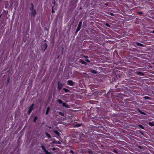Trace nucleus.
<instances>
[{"mask_svg":"<svg viewBox=\"0 0 154 154\" xmlns=\"http://www.w3.org/2000/svg\"><path fill=\"white\" fill-rule=\"evenodd\" d=\"M82 25V22H79V25L78 26V27L76 30V32H77L78 31H79V30H80V29L81 28Z\"/></svg>","mask_w":154,"mask_h":154,"instance_id":"nucleus-1","label":"nucleus"},{"mask_svg":"<svg viewBox=\"0 0 154 154\" xmlns=\"http://www.w3.org/2000/svg\"><path fill=\"white\" fill-rule=\"evenodd\" d=\"M33 104H32V105H31L30 106V107L29 108V111H28L29 114L30 113V112H31V111L32 110V109H33Z\"/></svg>","mask_w":154,"mask_h":154,"instance_id":"nucleus-2","label":"nucleus"},{"mask_svg":"<svg viewBox=\"0 0 154 154\" xmlns=\"http://www.w3.org/2000/svg\"><path fill=\"white\" fill-rule=\"evenodd\" d=\"M68 84L69 85H72L73 84V82L71 80H69L67 82Z\"/></svg>","mask_w":154,"mask_h":154,"instance_id":"nucleus-3","label":"nucleus"},{"mask_svg":"<svg viewBox=\"0 0 154 154\" xmlns=\"http://www.w3.org/2000/svg\"><path fill=\"white\" fill-rule=\"evenodd\" d=\"M42 149L44 150L46 154H48L49 153V152L46 150L45 148L43 146H42Z\"/></svg>","mask_w":154,"mask_h":154,"instance_id":"nucleus-4","label":"nucleus"},{"mask_svg":"<svg viewBox=\"0 0 154 154\" xmlns=\"http://www.w3.org/2000/svg\"><path fill=\"white\" fill-rule=\"evenodd\" d=\"M62 86V85L61 84L58 83V88L60 90L61 89Z\"/></svg>","mask_w":154,"mask_h":154,"instance_id":"nucleus-5","label":"nucleus"},{"mask_svg":"<svg viewBox=\"0 0 154 154\" xmlns=\"http://www.w3.org/2000/svg\"><path fill=\"white\" fill-rule=\"evenodd\" d=\"M50 109V107H48L47 108V110L46 111V115H47L48 113V112Z\"/></svg>","mask_w":154,"mask_h":154,"instance_id":"nucleus-6","label":"nucleus"},{"mask_svg":"<svg viewBox=\"0 0 154 154\" xmlns=\"http://www.w3.org/2000/svg\"><path fill=\"white\" fill-rule=\"evenodd\" d=\"M149 125L150 126H154V122H149Z\"/></svg>","mask_w":154,"mask_h":154,"instance_id":"nucleus-7","label":"nucleus"},{"mask_svg":"<svg viewBox=\"0 0 154 154\" xmlns=\"http://www.w3.org/2000/svg\"><path fill=\"white\" fill-rule=\"evenodd\" d=\"M63 106H65V107H68V106L65 103H63Z\"/></svg>","mask_w":154,"mask_h":154,"instance_id":"nucleus-8","label":"nucleus"},{"mask_svg":"<svg viewBox=\"0 0 154 154\" xmlns=\"http://www.w3.org/2000/svg\"><path fill=\"white\" fill-rule=\"evenodd\" d=\"M54 132L57 136H59L60 133L59 132L57 131H54Z\"/></svg>","mask_w":154,"mask_h":154,"instance_id":"nucleus-9","label":"nucleus"},{"mask_svg":"<svg viewBox=\"0 0 154 154\" xmlns=\"http://www.w3.org/2000/svg\"><path fill=\"white\" fill-rule=\"evenodd\" d=\"M32 13L33 15H35L36 13V11L35 10H32Z\"/></svg>","mask_w":154,"mask_h":154,"instance_id":"nucleus-10","label":"nucleus"},{"mask_svg":"<svg viewBox=\"0 0 154 154\" xmlns=\"http://www.w3.org/2000/svg\"><path fill=\"white\" fill-rule=\"evenodd\" d=\"M59 113L60 115L62 116L64 115V113L63 112H59Z\"/></svg>","mask_w":154,"mask_h":154,"instance_id":"nucleus-11","label":"nucleus"},{"mask_svg":"<svg viewBox=\"0 0 154 154\" xmlns=\"http://www.w3.org/2000/svg\"><path fill=\"white\" fill-rule=\"evenodd\" d=\"M37 119V117H35L34 118V122H35L36 121V120Z\"/></svg>","mask_w":154,"mask_h":154,"instance_id":"nucleus-12","label":"nucleus"},{"mask_svg":"<svg viewBox=\"0 0 154 154\" xmlns=\"http://www.w3.org/2000/svg\"><path fill=\"white\" fill-rule=\"evenodd\" d=\"M58 102L60 103H62V101L61 100H58Z\"/></svg>","mask_w":154,"mask_h":154,"instance_id":"nucleus-13","label":"nucleus"},{"mask_svg":"<svg viewBox=\"0 0 154 154\" xmlns=\"http://www.w3.org/2000/svg\"><path fill=\"white\" fill-rule=\"evenodd\" d=\"M137 44L139 46H142V45H143V44L140 43H137Z\"/></svg>","mask_w":154,"mask_h":154,"instance_id":"nucleus-14","label":"nucleus"},{"mask_svg":"<svg viewBox=\"0 0 154 154\" xmlns=\"http://www.w3.org/2000/svg\"><path fill=\"white\" fill-rule=\"evenodd\" d=\"M46 135L48 138H49L50 137V136L49 134H48L47 133H46Z\"/></svg>","mask_w":154,"mask_h":154,"instance_id":"nucleus-15","label":"nucleus"},{"mask_svg":"<svg viewBox=\"0 0 154 154\" xmlns=\"http://www.w3.org/2000/svg\"><path fill=\"white\" fill-rule=\"evenodd\" d=\"M63 89L66 92H67L69 91L68 90L66 89L65 88H63Z\"/></svg>","mask_w":154,"mask_h":154,"instance_id":"nucleus-16","label":"nucleus"},{"mask_svg":"<svg viewBox=\"0 0 154 154\" xmlns=\"http://www.w3.org/2000/svg\"><path fill=\"white\" fill-rule=\"evenodd\" d=\"M92 72L93 73H96V71L95 70H92Z\"/></svg>","mask_w":154,"mask_h":154,"instance_id":"nucleus-17","label":"nucleus"},{"mask_svg":"<svg viewBox=\"0 0 154 154\" xmlns=\"http://www.w3.org/2000/svg\"><path fill=\"white\" fill-rule=\"evenodd\" d=\"M106 26H108V27H109V24H108V23H106Z\"/></svg>","mask_w":154,"mask_h":154,"instance_id":"nucleus-18","label":"nucleus"},{"mask_svg":"<svg viewBox=\"0 0 154 154\" xmlns=\"http://www.w3.org/2000/svg\"><path fill=\"white\" fill-rule=\"evenodd\" d=\"M140 127L141 128H143V126L142 125H140Z\"/></svg>","mask_w":154,"mask_h":154,"instance_id":"nucleus-19","label":"nucleus"},{"mask_svg":"<svg viewBox=\"0 0 154 154\" xmlns=\"http://www.w3.org/2000/svg\"><path fill=\"white\" fill-rule=\"evenodd\" d=\"M152 32L153 33H154V30H153L152 31Z\"/></svg>","mask_w":154,"mask_h":154,"instance_id":"nucleus-20","label":"nucleus"},{"mask_svg":"<svg viewBox=\"0 0 154 154\" xmlns=\"http://www.w3.org/2000/svg\"><path fill=\"white\" fill-rule=\"evenodd\" d=\"M54 11H53V10H52V13H53L54 12Z\"/></svg>","mask_w":154,"mask_h":154,"instance_id":"nucleus-21","label":"nucleus"},{"mask_svg":"<svg viewBox=\"0 0 154 154\" xmlns=\"http://www.w3.org/2000/svg\"><path fill=\"white\" fill-rule=\"evenodd\" d=\"M77 126L78 127L79 126V125H77Z\"/></svg>","mask_w":154,"mask_h":154,"instance_id":"nucleus-22","label":"nucleus"},{"mask_svg":"<svg viewBox=\"0 0 154 154\" xmlns=\"http://www.w3.org/2000/svg\"><path fill=\"white\" fill-rule=\"evenodd\" d=\"M70 152H72V151H70Z\"/></svg>","mask_w":154,"mask_h":154,"instance_id":"nucleus-23","label":"nucleus"},{"mask_svg":"<svg viewBox=\"0 0 154 154\" xmlns=\"http://www.w3.org/2000/svg\"><path fill=\"white\" fill-rule=\"evenodd\" d=\"M70 152H72V151H70Z\"/></svg>","mask_w":154,"mask_h":154,"instance_id":"nucleus-24","label":"nucleus"},{"mask_svg":"<svg viewBox=\"0 0 154 154\" xmlns=\"http://www.w3.org/2000/svg\"><path fill=\"white\" fill-rule=\"evenodd\" d=\"M148 97H147L146 98L148 99Z\"/></svg>","mask_w":154,"mask_h":154,"instance_id":"nucleus-25","label":"nucleus"}]
</instances>
